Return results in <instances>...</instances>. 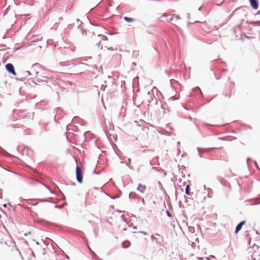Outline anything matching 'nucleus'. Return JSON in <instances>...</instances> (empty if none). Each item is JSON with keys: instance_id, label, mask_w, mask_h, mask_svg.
Wrapping results in <instances>:
<instances>
[{"instance_id": "obj_9", "label": "nucleus", "mask_w": 260, "mask_h": 260, "mask_svg": "<svg viewBox=\"0 0 260 260\" xmlns=\"http://www.w3.org/2000/svg\"><path fill=\"white\" fill-rule=\"evenodd\" d=\"M124 19L128 22H132L134 21L133 18L128 17H124Z\"/></svg>"}, {"instance_id": "obj_12", "label": "nucleus", "mask_w": 260, "mask_h": 260, "mask_svg": "<svg viewBox=\"0 0 260 260\" xmlns=\"http://www.w3.org/2000/svg\"><path fill=\"white\" fill-rule=\"evenodd\" d=\"M30 234H31V233L30 232H28L27 233H24V236H27V235H30Z\"/></svg>"}, {"instance_id": "obj_2", "label": "nucleus", "mask_w": 260, "mask_h": 260, "mask_svg": "<svg viewBox=\"0 0 260 260\" xmlns=\"http://www.w3.org/2000/svg\"><path fill=\"white\" fill-rule=\"evenodd\" d=\"M76 173L77 181H78V182L80 183H82L83 179L82 171V170L78 166H77L76 168Z\"/></svg>"}, {"instance_id": "obj_14", "label": "nucleus", "mask_w": 260, "mask_h": 260, "mask_svg": "<svg viewBox=\"0 0 260 260\" xmlns=\"http://www.w3.org/2000/svg\"><path fill=\"white\" fill-rule=\"evenodd\" d=\"M199 259L202 260L203 258H200Z\"/></svg>"}, {"instance_id": "obj_1", "label": "nucleus", "mask_w": 260, "mask_h": 260, "mask_svg": "<svg viewBox=\"0 0 260 260\" xmlns=\"http://www.w3.org/2000/svg\"><path fill=\"white\" fill-rule=\"evenodd\" d=\"M245 254L248 258L256 260L260 255V247L254 244L247 248Z\"/></svg>"}, {"instance_id": "obj_6", "label": "nucleus", "mask_w": 260, "mask_h": 260, "mask_svg": "<svg viewBox=\"0 0 260 260\" xmlns=\"http://www.w3.org/2000/svg\"><path fill=\"white\" fill-rule=\"evenodd\" d=\"M245 223H246L245 221H243L241 222L240 223H239L237 225V227L236 228L235 232V234H238V233L241 230L243 225L244 224H245Z\"/></svg>"}, {"instance_id": "obj_13", "label": "nucleus", "mask_w": 260, "mask_h": 260, "mask_svg": "<svg viewBox=\"0 0 260 260\" xmlns=\"http://www.w3.org/2000/svg\"><path fill=\"white\" fill-rule=\"evenodd\" d=\"M167 214H168V216H171L170 213L168 211H167Z\"/></svg>"}, {"instance_id": "obj_3", "label": "nucleus", "mask_w": 260, "mask_h": 260, "mask_svg": "<svg viewBox=\"0 0 260 260\" xmlns=\"http://www.w3.org/2000/svg\"><path fill=\"white\" fill-rule=\"evenodd\" d=\"M6 69L9 73L14 76L16 75V73L14 70L13 65L12 63H8L6 65Z\"/></svg>"}, {"instance_id": "obj_7", "label": "nucleus", "mask_w": 260, "mask_h": 260, "mask_svg": "<svg viewBox=\"0 0 260 260\" xmlns=\"http://www.w3.org/2000/svg\"><path fill=\"white\" fill-rule=\"evenodd\" d=\"M173 18H175L177 20H180L181 18L179 15L177 14H173L171 18L169 19V20H167L168 22H170L172 20H173Z\"/></svg>"}, {"instance_id": "obj_11", "label": "nucleus", "mask_w": 260, "mask_h": 260, "mask_svg": "<svg viewBox=\"0 0 260 260\" xmlns=\"http://www.w3.org/2000/svg\"><path fill=\"white\" fill-rule=\"evenodd\" d=\"M102 41H100L99 43V47H100L101 46V48L102 49L103 48V46H102Z\"/></svg>"}, {"instance_id": "obj_5", "label": "nucleus", "mask_w": 260, "mask_h": 260, "mask_svg": "<svg viewBox=\"0 0 260 260\" xmlns=\"http://www.w3.org/2000/svg\"><path fill=\"white\" fill-rule=\"evenodd\" d=\"M249 2L251 6L253 9H257L258 7L257 0H249Z\"/></svg>"}, {"instance_id": "obj_4", "label": "nucleus", "mask_w": 260, "mask_h": 260, "mask_svg": "<svg viewBox=\"0 0 260 260\" xmlns=\"http://www.w3.org/2000/svg\"><path fill=\"white\" fill-rule=\"evenodd\" d=\"M147 189V187L145 185L142 184H139L137 190L139 191L141 193H145L146 190Z\"/></svg>"}, {"instance_id": "obj_8", "label": "nucleus", "mask_w": 260, "mask_h": 260, "mask_svg": "<svg viewBox=\"0 0 260 260\" xmlns=\"http://www.w3.org/2000/svg\"><path fill=\"white\" fill-rule=\"evenodd\" d=\"M185 193L187 195L190 196L191 194V193L190 192V187L189 185H186L185 188Z\"/></svg>"}, {"instance_id": "obj_10", "label": "nucleus", "mask_w": 260, "mask_h": 260, "mask_svg": "<svg viewBox=\"0 0 260 260\" xmlns=\"http://www.w3.org/2000/svg\"><path fill=\"white\" fill-rule=\"evenodd\" d=\"M169 15L167 13H164L163 14V15L161 16V17L159 18V19H160L162 17H168Z\"/></svg>"}]
</instances>
